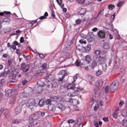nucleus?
<instances>
[{
    "mask_svg": "<svg viewBox=\"0 0 127 127\" xmlns=\"http://www.w3.org/2000/svg\"><path fill=\"white\" fill-rule=\"evenodd\" d=\"M106 57V54L104 52H101L100 50H96L94 53V56L93 59L98 60L100 62L103 61V60H106L105 59Z\"/></svg>",
    "mask_w": 127,
    "mask_h": 127,
    "instance_id": "obj_1",
    "label": "nucleus"
},
{
    "mask_svg": "<svg viewBox=\"0 0 127 127\" xmlns=\"http://www.w3.org/2000/svg\"><path fill=\"white\" fill-rule=\"evenodd\" d=\"M88 64H89L86 60H81L80 61L77 60L75 62L76 66H81V65H82L83 68H84L85 70L89 69V66H88Z\"/></svg>",
    "mask_w": 127,
    "mask_h": 127,
    "instance_id": "obj_2",
    "label": "nucleus"
},
{
    "mask_svg": "<svg viewBox=\"0 0 127 127\" xmlns=\"http://www.w3.org/2000/svg\"><path fill=\"white\" fill-rule=\"evenodd\" d=\"M58 75H60L59 76V80L61 82L65 78V76H68L69 73L67 72V69H65L60 71Z\"/></svg>",
    "mask_w": 127,
    "mask_h": 127,
    "instance_id": "obj_3",
    "label": "nucleus"
},
{
    "mask_svg": "<svg viewBox=\"0 0 127 127\" xmlns=\"http://www.w3.org/2000/svg\"><path fill=\"white\" fill-rule=\"evenodd\" d=\"M83 90V88H75L74 89V92H69L67 94V95L69 97H75L76 96H78L79 95V91H82Z\"/></svg>",
    "mask_w": 127,
    "mask_h": 127,
    "instance_id": "obj_4",
    "label": "nucleus"
},
{
    "mask_svg": "<svg viewBox=\"0 0 127 127\" xmlns=\"http://www.w3.org/2000/svg\"><path fill=\"white\" fill-rule=\"evenodd\" d=\"M26 106L28 108H29V107H32V106H36V99L32 98L28 100L26 103Z\"/></svg>",
    "mask_w": 127,
    "mask_h": 127,
    "instance_id": "obj_5",
    "label": "nucleus"
},
{
    "mask_svg": "<svg viewBox=\"0 0 127 127\" xmlns=\"http://www.w3.org/2000/svg\"><path fill=\"white\" fill-rule=\"evenodd\" d=\"M119 88V83L118 81H114L113 82L110 86L109 89L112 92H115L116 89Z\"/></svg>",
    "mask_w": 127,
    "mask_h": 127,
    "instance_id": "obj_6",
    "label": "nucleus"
},
{
    "mask_svg": "<svg viewBox=\"0 0 127 127\" xmlns=\"http://www.w3.org/2000/svg\"><path fill=\"white\" fill-rule=\"evenodd\" d=\"M104 84V81H103V79H100L98 80L96 83V86L98 87V88L95 89V91H99L100 90V88H102L103 86V85Z\"/></svg>",
    "mask_w": 127,
    "mask_h": 127,
    "instance_id": "obj_7",
    "label": "nucleus"
},
{
    "mask_svg": "<svg viewBox=\"0 0 127 127\" xmlns=\"http://www.w3.org/2000/svg\"><path fill=\"white\" fill-rule=\"evenodd\" d=\"M77 50H79L80 52H83V49H84L85 51V52H89V51H91V45H89L87 46L86 47H82L81 48H80L78 47H76Z\"/></svg>",
    "mask_w": 127,
    "mask_h": 127,
    "instance_id": "obj_8",
    "label": "nucleus"
},
{
    "mask_svg": "<svg viewBox=\"0 0 127 127\" xmlns=\"http://www.w3.org/2000/svg\"><path fill=\"white\" fill-rule=\"evenodd\" d=\"M100 64H101L103 71H104V72H106V71H107V69H108L107 64H106V60L100 61Z\"/></svg>",
    "mask_w": 127,
    "mask_h": 127,
    "instance_id": "obj_9",
    "label": "nucleus"
},
{
    "mask_svg": "<svg viewBox=\"0 0 127 127\" xmlns=\"http://www.w3.org/2000/svg\"><path fill=\"white\" fill-rule=\"evenodd\" d=\"M36 106H39L40 108L43 106L45 104L44 100H39V99L37 98L36 99Z\"/></svg>",
    "mask_w": 127,
    "mask_h": 127,
    "instance_id": "obj_10",
    "label": "nucleus"
},
{
    "mask_svg": "<svg viewBox=\"0 0 127 127\" xmlns=\"http://www.w3.org/2000/svg\"><path fill=\"white\" fill-rule=\"evenodd\" d=\"M87 41L88 42H93L94 41V34L92 32H90L87 35Z\"/></svg>",
    "mask_w": 127,
    "mask_h": 127,
    "instance_id": "obj_11",
    "label": "nucleus"
},
{
    "mask_svg": "<svg viewBox=\"0 0 127 127\" xmlns=\"http://www.w3.org/2000/svg\"><path fill=\"white\" fill-rule=\"evenodd\" d=\"M56 107L58 109H59V110H61L62 112H63V111H64L65 109H66V106H65L64 104L62 103H57L56 105Z\"/></svg>",
    "mask_w": 127,
    "mask_h": 127,
    "instance_id": "obj_12",
    "label": "nucleus"
},
{
    "mask_svg": "<svg viewBox=\"0 0 127 127\" xmlns=\"http://www.w3.org/2000/svg\"><path fill=\"white\" fill-rule=\"evenodd\" d=\"M98 64H100V61L93 59V61L91 64V67L92 68V69H94V68L97 67V65Z\"/></svg>",
    "mask_w": 127,
    "mask_h": 127,
    "instance_id": "obj_13",
    "label": "nucleus"
},
{
    "mask_svg": "<svg viewBox=\"0 0 127 127\" xmlns=\"http://www.w3.org/2000/svg\"><path fill=\"white\" fill-rule=\"evenodd\" d=\"M120 64H121V62L120 61V59H117L114 63L113 67L114 69H118V68L120 67Z\"/></svg>",
    "mask_w": 127,
    "mask_h": 127,
    "instance_id": "obj_14",
    "label": "nucleus"
},
{
    "mask_svg": "<svg viewBox=\"0 0 127 127\" xmlns=\"http://www.w3.org/2000/svg\"><path fill=\"white\" fill-rule=\"evenodd\" d=\"M126 74V68H122L120 70V72L119 74V78L122 79L123 77H124V75Z\"/></svg>",
    "mask_w": 127,
    "mask_h": 127,
    "instance_id": "obj_15",
    "label": "nucleus"
},
{
    "mask_svg": "<svg viewBox=\"0 0 127 127\" xmlns=\"http://www.w3.org/2000/svg\"><path fill=\"white\" fill-rule=\"evenodd\" d=\"M38 115H36L35 114H32L29 119L30 121H36L38 120Z\"/></svg>",
    "mask_w": 127,
    "mask_h": 127,
    "instance_id": "obj_16",
    "label": "nucleus"
},
{
    "mask_svg": "<svg viewBox=\"0 0 127 127\" xmlns=\"http://www.w3.org/2000/svg\"><path fill=\"white\" fill-rule=\"evenodd\" d=\"M22 70L24 72H27L29 70V65H22Z\"/></svg>",
    "mask_w": 127,
    "mask_h": 127,
    "instance_id": "obj_17",
    "label": "nucleus"
},
{
    "mask_svg": "<svg viewBox=\"0 0 127 127\" xmlns=\"http://www.w3.org/2000/svg\"><path fill=\"white\" fill-rule=\"evenodd\" d=\"M67 88L68 90H71L72 89H75V84H74V82H72V83L68 84V85L67 86Z\"/></svg>",
    "mask_w": 127,
    "mask_h": 127,
    "instance_id": "obj_18",
    "label": "nucleus"
},
{
    "mask_svg": "<svg viewBox=\"0 0 127 127\" xmlns=\"http://www.w3.org/2000/svg\"><path fill=\"white\" fill-rule=\"evenodd\" d=\"M20 113H21V106L17 107L15 111L16 115H19Z\"/></svg>",
    "mask_w": 127,
    "mask_h": 127,
    "instance_id": "obj_19",
    "label": "nucleus"
},
{
    "mask_svg": "<svg viewBox=\"0 0 127 127\" xmlns=\"http://www.w3.org/2000/svg\"><path fill=\"white\" fill-rule=\"evenodd\" d=\"M99 37H100V38H104L106 36V33L103 32V31H100L98 33Z\"/></svg>",
    "mask_w": 127,
    "mask_h": 127,
    "instance_id": "obj_20",
    "label": "nucleus"
},
{
    "mask_svg": "<svg viewBox=\"0 0 127 127\" xmlns=\"http://www.w3.org/2000/svg\"><path fill=\"white\" fill-rule=\"evenodd\" d=\"M110 47H111V45L109 43H105L103 45V48L105 50L110 49Z\"/></svg>",
    "mask_w": 127,
    "mask_h": 127,
    "instance_id": "obj_21",
    "label": "nucleus"
},
{
    "mask_svg": "<svg viewBox=\"0 0 127 127\" xmlns=\"http://www.w3.org/2000/svg\"><path fill=\"white\" fill-rule=\"evenodd\" d=\"M48 109L49 111H51L52 112H55V111L56 110L55 107H54V106L52 104H50L48 106Z\"/></svg>",
    "mask_w": 127,
    "mask_h": 127,
    "instance_id": "obj_22",
    "label": "nucleus"
},
{
    "mask_svg": "<svg viewBox=\"0 0 127 127\" xmlns=\"http://www.w3.org/2000/svg\"><path fill=\"white\" fill-rule=\"evenodd\" d=\"M85 60L89 64L90 63V62H91V61H92V59L91 58V57L90 56L87 55L85 57Z\"/></svg>",
    "mask_w": 127,
    "mask_h": 127,
    "instance_id": "obj_23",
    "label": "nucleus"
},
{
    "mask_svg": "<svg viewBox=\"0 0 127 127\" xmlns=\"http://www.w3.org/2000/svg\"><path fill=\"white\" fill-rule=\"evenodd\" d=\"M57 1L58 4L60 5V6L62 7V8H63L64 7V4H62V0H56Z\"/></svg>",
    "mask_w": 127,
    "mask_h": 127,
    "instance_id": "obj_24",
    "label": "nucleus"
},
{
    "mask_svg": "<svg viewBox=\"0 0 127 127\" xmlns=\"http://www.w3.org/2000/svg\"><path fill=\"white\" fill-rule=\"evenodd\" d=\"M15 103V96H13L10 99V104H14Z\"/></svg>",
    "mask_w": 127,
    "mask_h": 127,
    "instance_id": "obj_25",
    "label": "nucleus"
},
{
    "mask_svg": "<svg viewBox=\"0 0 127 127\" xmlns=\"http://www.w3.org/2000/svg\"><path fill=\"white\" fill-rule=\"evenodd\" d=\"M12 124H20L21 122L19 119H14L12 121Z\"/></svg>",
    "mask_w": 127,
    "mask_h": 127,
    "instance_id": "obj_26",
    "label": "nucleus"
},
{
    "mask_svg": "<svg viewBox=\"0 0 127 127\" xmlns=\"http://www.w3.org/2000/svg\"><path fill=\"white\" fill-rule=\"evenodd\" d=\"M47 16H48V13L46 12L44 14V16L40 17L39 19H45Z\"/></svg>",
    "mask_w": 127,
    "mask_h": 127,
    "instance_id": "obj_27",
    "label": "nucleus"
},
{
    "mask_svg": "<svg viewBox=\"0 0 127 127\" xmlns=\"http://www.w3.org/2000/svg\"><path fill=\"white\" fill-rule=\"evenodd\" d=\"M4 13L6 14V15H8V14H10V12L9 11H4L3 12H0V15L2 16L4 15Z\"/></svg>",
    "mask_w": 127,
    "mask_h": 127,
    "instance_id": "obj_28",
    "label": "nucleus"
},
{
    "mask_svg": "<svg viewBox=\"0 0 127 127\" xmlns=\"http://www.w3.org/2000/svg\"><path fill=\"white\" fill-rule=\"evenodd\" d=\"M96 76L99 77V76H101V75H103V71H102V70H99L96 71Z\"/></svg>",
    "mask_w": 127,
    "mask_h": 127,
    "instance_id": "obj_29",
    "label": "nucleus"
},
{
    "mask_svg": "<svg viewBox=\"0 0 127 127\" xmlns=\"http://www.w3.org/2000/svg\"><path fill=\"white\" fill-rule=\"evenodd\" d=\"M79 9H81L80 11V14L81 15H83L86 13V10H85V9L80 8Z\"/></svg>",
    "mask_w": 127,
    "mask_h": 127,
    "instance_id": "obj_30",
    "label": "nucleus"
},
{
    "mask_svg": "<svg viewBox=\"0 0 127 127\" xmlns=\"http://www.w3.org/2000/svg\"><path fill=\"white\" fill-rule=\"evenodd\" d=\"M87 0H76V2L77 3H80V4H83Z\"/></svg>",
    "mask_w": 127,
    "mask_h": 127,
    "instance_id": "obj_31",
    "label": "nucleus"
},
{
    "mask_svg": "<svg viewBox=\"0 0 127 127\" xmlns=\"http://www.w3.org/2000/svg\"><path fill=\"white\" fill-rule=\"evenodd\" d=\"M43 70H46L47 68V63H45L43 64H42V65L41 66Z\"/></svg>",
    "mask_w": 127,
    "mask_h": 127,
    "instance_id": "obj_32",
    "label": "nucleus"
},
{
    "mask_svg": "<svg viewBox=\"0 0 127 127\" xmlns=\"http://www.w3.org/2000/svg\"><path fill=\"white\" fill-rule=\"evenodd\" d=\"M81 22H82V20L81 19H77L75 20V23L77 25L80 24Z\"/></svg>",
    "mask_w": 127,
    "mask_h": 127,
    "instance_id": "obj_33",
    "label": "nucleus"
},
{
    "mask_svg": "<svg viewBox=\"0 0 127 127\" xmlns=\"http://www.w3.org/2000/svg\"><path fill=\"white\" fill-rule=\"evenodd\" d=\"M3 22H10V19L9 18H5L3 20Z\"/></svg>",
    "mask_w": 127,
    "mask_h": 127,
    "instance_id": "obj_34",
    "label": "nucleus"
},
{
    "mask_svg": "<svg viewBox=\"0 0 127 127\" xmlns=\"http://www.w3.org/2000/svg\"><path fill=\"white\" fill-rule=\"evenodd\" d=\"M6 94L7 95V96H11V94H12V90H8L7 92H6Z\"/></svg>",
    "mask_w": 127,
    "mask_h": 127,
    "instance_id": "obj_35",
    "label": "nucleus"
},
{
    "mask_svg": "<svg viewBox=\"0 0 127 127\" xmlns=\"http://www.w3.org/2000/svg\"><path fill=\"white\" fill-rule=\"evenodd\" d=\"M54 99H56V101L57 102H59V101H61V100H62L61 97H59L58 96H54Z\"/></svg>",
    "mask_w": 127,
    "mask_h": 127,
    "instance_id": "obj_36",
    "label": "nucleus"
},
{
    "mask_svg": "<svg viewBox=\"0 0 127 127\" xmlns=\"http://www.w3.org/2000/svg\"><path fill=\"white\" fill-rule=\"evenodd\" d=\"M109 9L112 10V9H114V8H115V5H109L108 6Z\"/></svg>",
    "mask_w": 127,
    "mask_h": 127,
    "instance_id": "obj_37",
    "label": "nucleus"
},
{
    "mask_svg": "<svg viewBox=\"0 0 127 127\" xmlns=\"http://www.w3.org/2000/svg\"><path fill=\"white\" fill-rule=\"evenodd\" d=\"M48 78L50 80V82H51V81H53V80H54V78H53V76L52 75H49V76H48Z\"/></svg>",
    "mask_w": 127,
    "mask_h": 127,
    "instance_id": "obj_38",
    "label": "nucleus"
},
{
    "mask_svg": "<svg viewBox=\"0 0 127 127\" xmlns=\"http://www.w3.org/2000/svg\"><path fill=\"white\" fill-rule=\"evenodd\" d=\"M42 73H41V72L40 71H38L35 74V77H36L37 76H41Z\"/></svg>",
    "mask_w": 127,
    "mask_h": 127,
    "instance_id": "obj_39",
    "label": "nucleus"
},
{
    "mask_svg": "<svg viewBox=\"0 0 127 127\" xmlns=\"http://www.w3.org/2000/svg\"><path fill=\"white\" fill-rule=\"evenodd\" d=\"M79 43H81V44H86V43H87V42L83 40H80Z\"/></svg>",
    "mask_w": 127,
    "mask_h": 127,
    "instance_id": "obj_40",
    "label": "nucleus"
},
{
    "mask_svg": "<svg viewBox=\"0 0 127 127\" xmlns=\"http://www.w3.org/2000/svg\"><path fill=\"white\" fill-rule=\"evenodd\" d=\"M46 104L47 105H50L51 104V100H50V99H48L46 101Z\"/></svg>",
    "mask_w": 127,
    "mask_h": 127,
    "instance_id": "obj_41",
    "label": "nucleus"
},
{
    "mask_svg": "<svg viewBox=\"0 0 127 127\" xmlns=\"http://www.w3.org/2000/svg\"><path fill=\"white\" fill-rule=\"evenodd\" d=\"M125 103L124 102V101L123 100H121L120 102L119 103V107L121 108L122 107V106H123V105H124Z\"/></svg>",
    "mask_w": 127,
    "mask_h": 127,
    "instance_id": "obj_42",
    "label": "nucleus"
},
{
    "mask_svg": "<svg viewBox=\"0 0 127 127\" xmlns=\"http://www.w3.org/2000/svg\"><path fill=\"white\" fill-rule=\"evenodd\" d=\"M53 87H54V88H57V87H58V84H57V82H54L53 83Z\"/></svg>",
    "mask_w": 127,
    "mask_h": 127,
    "instance_id": "obj_43",
    "label": "nucleus"
},
{
    "mask_svg": "<svg viewBox=\"0 0 127 127\" xmlns=\"http://www.w3.org/2000/svg\"><path fill=\"white\" fill-rule=\"evenodd\" d=\"M73 109L75 110V111H79V108L77 107L76 105H74L73 106Z\"/></svg>",
    "mask_w": 127,
    "mask_h": 127,
    "instance_id": "obj_44",
    "label": "nucleus"
},
{
    "mask_svg": "<svg viewBox=\"0 0 127 127\" xmlns=\"http://www.w3.org/2000/svg\"><path fill=\"white\" fill-rule=\"evenodd\" d=\"M67 123L68 124H73V123H75V121L73 120L70 119L67 121Z\"/></svg>",
    "mask_w": 127,
    "mask_h": 127,
    "instance_id": "obj_45",
    "label": "nucleus"
},
{
    "mask_svg": "<svg viewBox=\"0 0 127 127\" xmlns=\"http://www.w3.org/2000/svg\"><path fill=\"white\" fill-rule=\"evenodd\" d=\"M0 77H6L5 73H4V71L1 73H0Z\"/></svg>",
    "mask_w": 127,
    "mask_h": 127,
    "instance_id": "obj_46",
    "label": "nucleus"
},
{
    "mask_svg": "<svg viewBox=\"0 0 127 127\" xmlns=\"http://www.w3.org/2000/svg\"><path fill=\"white\" fill-rule=\"evenodd\" d=\"M122 4H123V1H120L118 3L117 6H118V7H120V6H122Z\"/></svg>",
    "mask_w": 127,
    "mask_h": 127,
    "instance_id": "obj_47",
    "label": "nucleus"
},
{
    "mask_svg": "<svg viewBox=\"0 0 127 127\" xmlns=\"http://www.w3.org/2000/svg\"><path fill=\"white\" fill-rule=\"evenodd\" d=\"M105 93H109V87L107 86L105 88Z\"/></svg>",
    "mask_w": 127,
    "mask_h": 127,
    "instance_id": "obj_48",
    "label": "nucleus"
},
{
    "mask_svg": "<svg viewBox=\"0 0 127 127\" xmlns=\"http://www.w3.org/2000/svg\"><path fill=\"white\" fill-rule=\"evenodd\" d=\"M115 14L112 15L111 17V20L112 21H114V20H115Z\"/></svg>",
    "mask_w": 127,
    "mask_h": 127,
    "instance_id": "obj_49",
    "label": "nucleus"
},
{
    "mask_svg": "<svg viewBox=\"0 0 127 127\" xmlns=\"http://www.w3.org/2000/svg\"><path fill=\"white\" fill-rule=\"evenodd\" d=\"M39 57H40V58H41L42 59H43V58L45 57V55L42 54H39Z\"/></svg>",
    "mask_w": 127,
    "mask_h": 127,
    "instance_id": "obj_50",
    "label": "nucleus"
},
{
    "mask_svg": "<svg viewBox=\"0 0 127 127\" xmlns=\"http://www.w3.org/2000/svg\"><path fill=\"white\" fill-rule=\"evenodd\" d=\"M10 47H11V48H12V49H13V50H16V47L14 45H11L10 46Z\"/></svg>",
    "mask_w": 127,
    "mask_h": 127,
    "instance_id": "obj_51",
    "label": "nucleus"
},
{
    "mask_svg": "<svg viewBox=\"0 0 127 127\" xmlns=\"http://www.w3.org/2000/svg\"><path fill=\"white\" fill-rule=\"evenodd\" d=\"M52 16L53 17H54V18H55L56 15H55V12H54V11H52Z\"/></svg>",
    "mask_w": 127,
    "mask_h": 127,
    "instance_id": "obj_52",
    "label": "nucleus"
},
{
    "mask_svg": "<svg viewBox=\"0 0 127 127\" xmlns=\"http://www.w3.org/2000/svg\"><path fill=\"white\" fill-rule=\"evenodd\" d=\"M45 82H46L47 83L50 82V80L49 79V78H48V77L46 78H45Z\"/></svg>",
    "mask_w": 127,
    "mask_h": 127,
    "instance_id": "obj_53",
    "label": "nucleus"
},
{
    "mask_svg": "<svg viewBox=\"0 0 127 127\" xmlns=\"http://www.w3.org/2000/svg\"><path fill=\"white\" fill-rule=\"evenodd\" d=\"M97 18H98V17H95V18H92V20H91V21L92 22H96V21H97Z\"/></svg>",
    "mask_w": 127,
    "mask_h": 127,
    "instance_id": "obj_54",
    "label": "nucleus"
},
{
    "mask_svg": "<svg viewBox=\"0 0 127 127\" xmlns=\"http://www.w3.org/2000/svg\"><path fill=\"white\" fill-rule=\"evenodd\" d=\"M20 43H23V42H24V39H23V37H21L20 39Z\"/></svg>",
    "mask_w": 127,
    "mask_h": 127,
    "instance_id": "obj_55",
    "label": "nucleus"
},
{
    "mask_svg": "<svg viewBox=\"0 0 127 127\" xmlns=\"http://www.w3.org/2000/svg\"><path fill=\"white\" fill-rule=\"evenodd\" d=\"M3 112H4V109L1 108V109L0 110V116L1 115V114H2V113H3Z\"/></svg>",
    "mask_w": 127,
    "mask_h": 127,
    "instance_id": "obj_56",
    "label": "nucleus"
},
{
    "mask_svg": "<svg viewBox=\"0 0 127 127\" xmlns=\"http://www.w3.org/2000/svg\"><path fill=\"white\" fill-rule=\"evenodd\" d=\"M113 118H115V119H117V118H118V113L115 112L113 115Z\"/></svg>",
    "mask_w": 127,
    "mask_h": 127,
    "instance_id": "obj_57",
    "label": "nucleus"
},
{
    "mask_svg": "<svg viewBox=\"0 0 127 127\" xmlns=\"http://www.w3.org/2000/svg\"><path fill=\"white\" fill-rule=\"evenodd\" d=\"M37 22V20H35L31 22L32 24V25H33V24L36 23Z\"/></svg>",
    "mask_w": 127,
    "mask_h": 127,
    "instance_id": "obj_58",
    "label": "nucleus"
},
{
    "mask_svg": "<svg viewBox=\"0 0 127 127\" xmlns=\"http://www.w3.org/2000/svg\"><path fill=\"white\" fill-rule=\"evenodd\" d=\"M103 120L104 122H108L109 121V119L107 117L103 118Z\"/></svg>",
    "mask_w": 127,
    "mask_h": 127,
    "instance_id": "obj_59",
    "label": "nucleus"
},
{
    "mask_svg": "<svg viewBox=\"0 0 127 127\" xmlns=\"http://www.w3.org/2000/svg\"><path fill=\"white\" fill-rule=\"evenodd\" d=\"M9 70H7V71H4V73H5V75H7V74H9Z\"/></svg>",
    "mask_w": 127,
    "mask_h": 127,
    "instance_id": "obj_60",
    "label": "nucleus"
},
{
    "mask_svg": "<svg viewBox=\"0 0 127 127\" xmlns=\"http://www.w3.org/2000/svg\"><path fill=\"white\" fill-rule=\"evenodd\" d=\"M3 83H4V79H2L0 80V84H1V85H2V84H3Z\"/></svg>",
    "mask_w": 127,
    "mask_h": 127,
    "instance_id": "obj_61",
    "label": "nucleus"
},
{
    "mask_svg": "<svg viewBox=\"0 0 127 127\" xmlns=\"http://www.w3.org/2000/svg\"><path fill=\"white\" fill-rule=\"evenodd\" d=\"M26 60L28 61L29 60H30L31 59V58L30 57V56H27V58H26Z\"/></svg>",
    "mask_w": 127,
    "mask_h": 127,
    "instance_id": "obj_62",
    "label": "nucleus"
},
{
    "mask_svg": "<svg viewBox=\"0 0 127 127\" xmlns=\"http://www.w3.org/2000/svg\"><path fill=\"white\" fill-rule=\"evenodd\" d=\"M94 126L96 127H99V123H98V122H95Z\"/></svg>",
    "mask_w": 127,
    "mask_h": 127,
    "instance_id": "obj_63",
    "label": "nucleus"
},
{
    "mask_svg": "<svg viewBox=\"0 0 127 127\" xmlns=\"http://www.w3.org/2000/svg\"><path fill=\"white\" fill-rule=\"evenodd\" d=\"M26 83H27V80H23L22 82V83L23 84V85H25V84H26Z\"/></svg>",
    "mask_w": 127,
    "mask_h": 127,
    "instance_id": "obj_64",
    "label": "nucleus"
}]
</instances>
